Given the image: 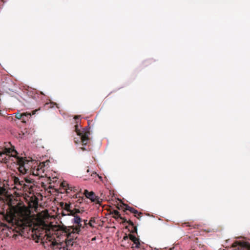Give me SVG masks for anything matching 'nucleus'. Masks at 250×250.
I'll return each instance as SVG.
<instances>
[{"label": "nucleus", "mask_w": 250, "mask_h": 250, "mask_svg": "<svg viewBox=\"0 0 250 250\" xmlns=\"http://www.w3.org/2000/svg\"><path fill=\"white\" fill-rule=\"evenodd\" d=\"M110 214L113 215V217L117 220L121 216L120 212L117 210H113L110 212Z\"/></svg>", "instance_id": "ddd939ff"}, {"label": "nucleus", "mask_w": 250, "mask_h": 250, "mask_svg": "<svg viewBox=\"0 0 250 250\" xmlns=\"http://www.w3.org/2000/svg\"><path fill=\"white\" fill-rule=\"evenodd\" d=\"M30 117H24V121H22L24 123L26 122V120H28V118H29Z\"/></svg>", "instance_id": "bb28decb"}, {"label": "nucleus", "mask_w": 250, "mask_h": 250, "mask_svg": "<svg viewBox=\"0 0 250 250\" xmlns=\"http://www.w3.org/2000/svg\"><path fill=\"white\" fill-rule=\"evenodd\" d=\"M129 238V235H127L126 234H125V235L123 237V241L124 240H126Z\"/></svg>", "instance_id": "b1692460"}, {"label": "nucleus", "mask_w": 250, "mask_h": 250, "mask_svg": "<svg viewBox=\"0 0 250 250\" xmlns=\"http://www.w3.org/2000/svg\"><path fill=\"white\" fill-rule=\"evenodd\" d=\"M123 205L125 207L124 209V211H125L126 210L129 211L130 212L133 213L134 216L139 219H140V217L142 216L143 213L141 212H138V211L134 208L129 207L126 204H123Z\"/></svg>", "instance_id": "1a4fd4ad"}, {"label": "nucleus", "mask_w": 250, "mask_h": 250, "mask_svg": "<svg viewBox=\"0 0 250 250\" xmlns=\"http://www.w3.org/2000/svg\"><path fill=\"white\" fill-rule=\"evenodd\" d=\"M74 142L75 144H77L79 142V140H76V138L74 139Z\"/></svg>", "instance_id": "c85d7f7f"}, {"label": "nucleus", "mask_w": 250, "mask_h": 250, "mask_svg": "<svg viewBox=\"0 0 250 250\" xmlns=\"http://www.w3.org/2000/svg\"><path fill=\"white\" fill-rule=\"evenodd\" d=\"M238 244L239 243L238 242H235L232 244V247L233 248L236 247L238 245Z\"/></svg>", "instance_id": "a878e982"}, {"label": "nucleus", "mask_w": 250, "mask_h": 250, "mask_svg": "<svg viewBox=\"0 0 250 250\" xmlns=\"http://www.w3.org/2000/svg\"><path fill=\"white\" fill-rule=\"evenodd\" d=\"M75 131L77 135L80 136L81 142L83 146H86L89 141V135H90L89 130L87 129H83V131H81L78 129V125H75Z\"/></svg>", "instance_id": "20e7f679"}, {"label": "nucleus", "mask_w": 250, "mask_h": 250, "mask_svg": "<svg viewBox=\"0 0 250 250\" xmlns=\"http://www.w3.org/2000/svg\"><path fill=\"white\" fill-rule=\"evenodd\" d=\"M129 239L133 243L131 246L132 249H139L141 248V243L138 238L132 234H129Z\"/></svg>", "instance_id": "423d86ee"}, {"label": "nucleus", "mask_w": 250, "mask_h": 250, "mask_svg": "<svg viewBox=\"0 0 250 250\" xmlns=\"http://www.w3.org/2000/svg\"><path fill=\"white\" fill-rule=\"evenodd\" d=\"M81 211L79 209H78V208H74V209H71L69 213L68 214L69 215H72V216H76L77 215H76V214L77 213H80Z\"/></svg>", "instance_id": "4468645a"}, {"label": "nucleus", "mask_w": 250, "mask_h": 250, "mask_svg": "<svg viewBox=\"0 0 250 250\" xmlns=\"http://www.w3.org/2000/svg\"><path fill=\"white\" fill-rule=\"evenodd\" d=\"M128 224L132 228V229L130 230V232L132 233H135L137 234V228L136 226H134L133 222L129 220L128 221Z\"/></svg>", "instance_id": "f8f14e48"}, {"label": "nucleus", "mask_w": 250, "mask_h": 250, "mask_svg": "<svg viewBox=\"0 0 250 250\" xmlns=\"http://www.w3.org/2000/svg\"><path fill=\"white\" fill-rule=\"evenodd\" d=\"M17 154V151L15 150L14 148H12L5 147L1 150H0V156L1 157L4 156V158L3 159L4 163L7 162L11 157L15 158L16 162L19 165V170L20 172L23 174H25L27 172L26 170L25 167H24V165H23V163H24V158L18 156Z\"/></svg>", "instance_id": "f03ea898"}, {"label": "nucleus", "mask_w": 250, "mask_h": 250, "mask_svg": "<svg viewBox=\"0 0 250 250\" xmlns=\"http://www.w3.org/2000/svg\"><path fill=\"white\" fill-rule=\"evenodd\" d=\"M48 163L49 161L40 163L37 169H34L33 171V174L35 175H40L42 173H43L45 170L44 167H45L46 164H48Z\"/></svg>", "instance_id": "0eeeda50"}, {"label": "nucleus", "mask_w": 250, "mask_h": 250, "mask_svg": "<svg viewBox=\"0 0 250 250\" xmlns=\"http://www.w3.org/2000/svg\"><path fill=\"white\" fill-rule=\"evenodd\" d=\"M61 186L63 188H67L69 185H68L66 182L63 181L62 183Z\"/></svg>", "instance_id": "aec40b11"}, {"label": "nucleus", "mask_w": 250, "mask_h": 250, "mask_svg": "<svg viewBox=\"0 0 250 250\" xmlns=\"http://www.w3.org/2000/svg\"><path fill=\"white\" fill-rule=\"evenodd\" d=\"M84 194L87 198L90 199L92 202H95L96 204L101 205L103 201V200L96 196L95 193L93 191L89 192L87 189H85L84 191Z\"/></svg>", "instance_id": "39448f33"}, {"label": "nucleus", "mask_w": 250, "mask_h": 250, "mask_svg": "<svg viewBox=\"0 0 250 250\" xmlns=\"http://www.w3.org/2000/svg\"><path fill=\"white\" fill-rule=\"evenodd\" d=\"M84 226H86L87 225H88V223H87V220H84Z\"/></svg>", "instance_id": "cd10ccee"}, {"label": "nucleus", "mask_w": 250, "mask_h": 250, "mask_svg": "<svg viewBox=\"0 0 250 250\" xmlns=\"http://www.w3.org/2000/svg\"><path fill=\"white\" fill-rule=\"evenodd\" d=\"M66 190L67 193H69V191L68 190L73 191L74 192H75L77 190V189L75 187H72L69 185L68 188H66Z\"/></svg>", "instance_id": "a211bd4d"}, {"label": "nucleus", "mask_w": 250, "mask_h": 250, "mask_svg": "<svg viewBox=\"0 0 250 250\" xmlns=\"http://www.w3.org/2000/svg\"><path fill=\"white\" fill-rule=\"evenodd\" d=\"M16 189L20 190H26V185L25 184V182L21 180L19 184H16Z\"/></svg>", "instance_id": "9d476101"}, {"label": "nucleus", "mask_w": 250, "mask_h": 250, "mask_svg": "<svg viewBox=\"0 0 250 250\" xmlns=\"http://www.w3.org/2000/svg\"><path fill=\"white\" fill-rule=\"evenodd\" d=\"M89 169H87V172H89Z\"/></svg>", "instance_id": "c9c22d12"}, {"label": "nucleus", "mask_w": 250, "mask_h": 250, "mask_svg": "<svg viewBox=\"0 0 250 250\" xmlns=\"http://www.w3.org/2000/svg\"><path fill=\"white\" fill-rule=\"evenodd\" d=\"M73 221L76 224H80V222H82V219L78 215L74 216Z\"/></svg>", "instance_id": "dca6fc26"}, {"label": "nucleus", "mask_w": 250, "mask_h": 250, "mask_svg": "<svg viewBox=\"0 0 250 250\" xmlns=\"http://www.w3.org/2000/svg\"><path fill=\"white\" fill-rule=\"evenodd\" d=\"M242 250H250V244L245 243L243 247L241 248Z\"/></svg>", "instance_id": "f3484780"}, {"label": "nucleus", "mask_w": 250, "mask_h": 250, "mask_svg": "<svg viewBox=\"0 0 250 250\" xmlns=\"http://www.w3.org/2000/svg\"><path fill=\"white\" fill-rule=\"evenodd\" d=\"M79 118H80V116H75L74 119H76V120H77V119H79Z\"/></svg>", "instance_id": "c756f323"}, {"label": "nucleus", "mask_w": 250, "mask_h": 250, "mask_svg": "<svg viewBox=\"0 0 250 250\" xmlns=\"http://www.w3.org/2000/svg\"><path fill=\"white\" fill-rule=\"evenodd\" d=\"M184 225H185L186 226H188V227H192L193 228H196V226H193V225H191L189 224V223L188 222H187V223H185L184 224Z\"/></svg>", "instance_id": "5701e85b"}, {"label": "nucleus", "mask_w": 250, "mask_h": 250, "mask_svg": "<svg viewBox=\"0 0 250 250\" xmlns=\"http://www.w3.org/2000/svg\"><path fill=\"white\" fill-rule=\"evenodd\" d=\"M150 62H151V61H148L146 62V63H149Z\"/></svg>", "instance_id": "f704fd0d"}, {"label": "nucleus", "mask_w": 250, "mask_h": 250, "mask_svg": "<svg viewBox=\"0 0 250 250\" xmlns=\"http://www.w3.org/2000/svg\"><path fill=\"white\" fill-rule=\"evenodd\" d=\"M20 181H21V180L18 177H14V184L15 185V187L16 188V184H19V183L20 182Z\"/></svg>", "instance_id": "412c9836"}, {"label": "nucleus", "mask_w": 250, "mask_h": 250, "mask_svg": "<svg viewBox=\"0 0 250 250\" xmlns=\"http://www.w3.org/2000/svg\"><path fill=\"white\" fill-rule=\"evenodd\" d=\"M81 149L83 151H84V150H86V149H85V148L84 147H81Z\"/></svg>", "instance_id": "7c9ffc66"}, {"label": "nucleus", "mask_w": 250, "mask_h": 250, "mask_svg": "<svg viewBox=\"0 0 250 250\" xmlns=\"http://www.w3.org/2000/svg\"><path fill=\"white\" fill-rule=\"evenodd\" d=\"M3 223L0 221V227L3 226Z\"/></svg>", "instance_id": "2f4dec72"}, {"label": "nucleus", "mask_w": 250, "mask_h": 250, "mask_svg": "<svg viewBox=\"0 0 250 250\" xmlns=\"http://www.w3.org/2000/svg\"><path fill=\"white\" fill-rule=\"evenodd\" d=\"M61 207L67 212H70L71 209V204L61 203L60 204Z\"/></svg>", "instance_id": "9b49d317"}, {"label": "nucleus", "mask_w": 250, "mask_h": 250, "mask_svg": "<svg viewBox=\"0 0 250 250\" xmlns=\"http://www.w3.org/2000/svg\"><path fill=\"white\" fill-rule=\"evenodd\" d=\"M120 219L122 220L123 221H122V223L124 224L125 223H128V221L126 219L125 217H122L121 216H120V217L119 218Z\"/></svg>", "instance_id": "4be33fe9"}, {"label": "nucleus", "mask_w": 250, "mask_h": 250, "mask_svg": "<svg viewBox=\"0 0 250 250\" xmlns=\"http://www.w3.org/2000/svg\"><path fill=\"white\" fill-rule=\"evenodd\" d=\"M84 228V226H82L81 222H80V224H77L76 226H59V234H61L60 233H66L67 232H70L72 233V234H74L76 236L80 233L81 231V228Z\"/></svg>", "instance_id": "7ed1b4c3"}, {"label": "nucleus", "mask_w": 250, "mask_h": 250, "mask_svg": "<svg viewBox=\"0 0 250 250\" xmlns=\"http://www.w3.org/2000/svg\"><path fill=\"white\" fill-rule=\"evenodd\" d=\"M24 162L23 163V165H24V167H25L26 170L27 172L29 170L30 165H29V161L26 160V159H24Z\"/></svg>", "instance_id": "2eb2a0df"}, {"label": "nucleus", "mask_w": 250, "mask_h": 250, "mask_svg": "<svg viewBox=\"0 0 250 250\" xmlns=\"http://www.w3.org/2000/svg\"><path fill=\"white\" fill-rule=\"evenodd\" d=\"M25 181H26V183H29L30 182V181L29 180H28L27 179H25Z\"/></svg>", "instance_id": "72a5a7b5"}, {"label": "nucleus", "mask_w": 250, "mask_h": 250, "mask_svg": "<svg viewBox=\"0 0 250 250\" xmlns=\"http://www.w3.org/2000/svg\"><path fill=\"white\" fill-rule=\"evenodd\" d=\"M93 175H95L96 176H97L102 181V177L99 175H98V174H97V173L96 172H94V173H93L92 174H91V175L92 176Z\"/></svg>", "instance_id": "393cba45"}, {"label": "nucleus", "mask_w": 250, "mask_h": 250, "mask_svg": "<svg viewBox=\"0 0 250 250\" xmlns=\"http://www.w3.org/2000/svg\"><path fill=\"white\" fill-rule=\"evenodd\" d=\"M40 110V108L33 110L31 113L25 112L23 113H17L15 115V117L18 119H21L22 121H24V117H31L32 115H34L36 112Z\"/></svg>", "instance_id": "6e6552de"}, {"label": "nucleus", "mask_w": 250, "mask_h": 250, "mask_svg": "<svg viewBox=\"0 0 250 250\" xmlns=\"http://www.w3.org/2000/svg\"><path fill=\"white\" fill-rule=\"evenodd\" d=\"M3 223L0 221V227L3 226Z\"/></svg>", "instance_id": "473e14b6"}, {"label": "nucleus", "mask_w": 250, "mask_h": 250, "mask_svg": "<svg viewBox=\"0 0 250 250\" xmlns=\"http://www.w3.org/2000/svg\"><path fill=\"white\" fill-rule=\"evenodd\" d=\"M95 218H91L89 221V223H88V225L92 228H93L94 226L93 225V223H95Z\"/></svg>", "instance_id": "6ab92c4d"}, {"label": "nucleus", "mask_w": 250, "mask_h": 250, "mask_svg": "<svg viewBox=\"0 0 250 250\" xmlns=\"http://www.w3.org/2000/svg\"><path fill=\"white\" fill-rule=\"evenodd\" d=\"M8 206L10 210L3 215L4 220L20 227L21 230L31 229L32 239L37 243L41 240L45 249L70 250L76 243L77 236L70 232L59 234V228L54 231L52 226L45 223L32 228L33 220L30 211L22 202L11 199Z\"/></svg>", "instance_id": "f257e3e1"}]
</instances>
